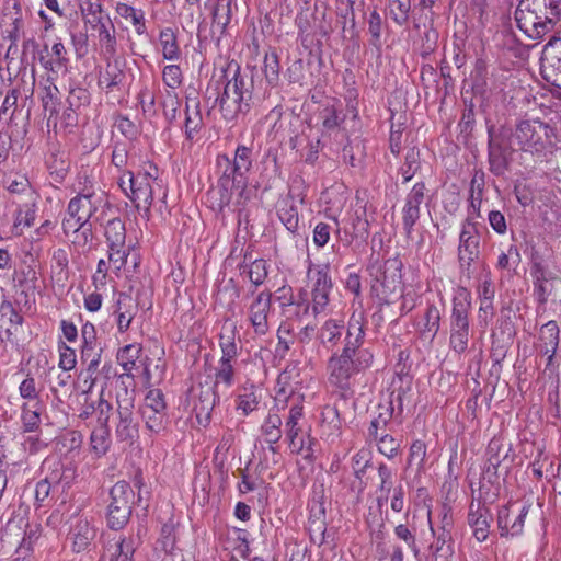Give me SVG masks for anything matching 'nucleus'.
Wrapping results in <instances>:
<instances>
[{
  "label": "nucleus",
  "instance_id": "obj_1",
  "mask_svg": "<svg viewBox=\"0 0 561 561\" xmlns=\"http://www.w3.org/2000/svg\"><path fill=\"white\" fill-rule=\"evenodd\" d=\"M253 150L245 145H238L233 158L227 154H219L216 159V167L220 173L218 187L221 191L220 207L228 205L233 191L238 195V204H244L250 198L248 190V174L253 164Z\"/></svg>",
  "mask_w": 561,
  "mask_h": 561
},
{
  "label": "nucleus",
  "instance_id": "obj_2",
  "mask_svg": "<svg viewBox=\"0 0 561 561\" xmlns=\"http://www.w3.org/2000/svg\"><path fill=\"white\" fill-rule=\"evenodd\" d=\"M217 100L224 119L227 122L237 121L251 108L253 79L242 75L238 68L233 77L226 82L224 91Z\"/></svg>",
  "mask_w": 561,
  "mask_h": 561
},
{
  "label": "nucleus",
  "instance_id": "obj_3",
  "mask_svg": "<svg viewBox=\"0 0 561 561\" xmlns=\"http://www.w3.org/2000/svg\"><path fill=\"white\" fill-rule=\"evenodd\" d=\"M353 345V342L346 341L342 351L334 352L328 360L329 380L340 389H347L351 378L368 369L374 362L371 352L358 353L357 358L351 360L350 354L353 353V347H351Z\"/></svg>",
  "mask_w": 561,
  "mask_h": 561
},
{
  "label": "nucleus",
  "instance_id": "obj_4",
  "mask_svg": "<svg viewBox=\"0 0 561 561\" xmlns=\"http://www.w3.org/2000/svg\"><path fill=\"white\" fill-rule=\"evenodd\" d=\"M471 309V295L460 287L453 298V308L449 319V347L456 354H463L468 350L470 337L469 312Z\"/></svg>",
  "mask_w": 561,
  "mask_h": 561
},
{
  "label": "nucleus",
  "instance_id": "obj_5",
  "mask_svg": "<svg viewBox=\"0 0 561 561\" xmlns=\"http://www.w3.org/2000/svg\"><path fill=\"white\" fill-rule=\"evenodd\" d=\"M118 185L136 208L144 213L142 216L149 219L156 191L160 188L157 180L148 172L134 174L131 171H124L119 175Z\"/></svg>",
  "mask_w": 561,
  "mask_h": 561
},
{
  "label": "nucleus",
  "instance_id": "obj_6",
  "mask_svg": "<svg viewBox=\"0 0 561 561\" xmlns=\"http://www.w3.org/2000/svg\"><path fill=\"white\" fill-rule=\"evenodd\" d=\"M103 198L95 194L93 190H84L72 197L67 207V217L62 220V230L69 234L70 230H77L85 224L99 221L95 213L102 204Z\"/></svg>",
  "mask_w": 561,
  "mask_h": 561
},
{
  "label": "nucleus",
  "instance_id": "obj_7",
  "mask_svg": "<svg viewBox=\"0 0 561 561\" xmlns=\"http://www.w3.org/2000/svg\"><path fill=\"white\" fill-rule=\"evenodd\" d=\"M552 136V129L543 122L522 121L513 134V141L524 152L541 154L551 144Z\"/></svg>",
  "mask_w": 561,
  "mask_h": 561
},
{
  "label": "nucleus",
  "instance_id": "obj_8",
  "mask_svg": "<svg viewBox=\"0 0 561 561\" xmlns=\"http://www.w3.org/2000/svg\"><path fill=\"white\" fill-rule=\"evenodd\" d=\"M515 20L518 28L534 39L541 38L554 26L553 18L546 15L530 0H520Z\"/></svg>",
  "mask_w": 561,
  "mask_h": 561
},
{
  "label": "nucleus",
  "instance_id": "obj_9",
  "mask_svg": "<svg viewBox=\"0 0 561 561\" xmlns=\"http://www.w3.org/2000/svg\"><path fill=\"white\" fill-rule=\"evenodd\" d=\"M234 374L233 363L218 360V365L215 368L213 388L203 392L199 398V405H195L197 416L204 414L206 420H209L211 410L219 402L220 389L226 391L233 386Z\"/></svg>",
  "mask_w": 561,
  "mask_h": 561
},
{
  "label": "nucleus",
  "instance_id": "obj_10",
  "mask_svg": "<svg viewBox=\"0 0 561 561\" xmlns=\"http://www.w3.org/2000/svg\"><path fill=\"white\" fill-rule=\"evenodd\" d=\"M327 264H309L307 287L310 289L311 308L314 316L325 311L333 284Z\"/></svg>",
  "mask_w": 561,
  "mask_h": 561
},
{
  "label": "nucleus",
  "instance_id": "obj_11",
  "mask_svg": "<svg viewBox=\"0 0 561 561\" xmlns=\"http://www.w3.org/2000/svg\"><path fill=\"white\" fill-rule=\"evenodd\" d=\"M247 317L256 336H265L271 330L272 294L270 291L259 293L247 309Z\"/></svg>",
  "mask_w": 561,
  "mask_h": 561
},
{
  "label": "nucleus",
  "instance_id": "obj_12",
  "mask_svg": "<svg viewBox=\"0 0 561 561\" xmlns=\"http://www.w3.org/2000/svg\"><path fill=\"white\" fill-rule=\"evenodd\" d=\"M37 59L42 68L55 77L67 73L70 64L68 50L59 37L50 46L45 43L37 51Z\"/></svg>",
  "mask_w": 561,
  "mask_h": 561
},
{
  "label": "nucleus",
  "instance_id": "obj_13",
  "mask_svg": "<svg viewBox=\"0 0 561 561\" xmlns=\"http://www.w3.org/2000/svg\"><path fill=\"white\" fill-rule=\"evenodd\" d=\"M480 236L476 222L467 218L461 226L458 245V259L462 271H469L472 262L479 257Z\"/></svg>",
  "mask_w": 561,
  "mask_h": 561
},
{
  "label": "nucleus",
  "instance_id": "obj_14",
  "mask_svg": "<svg viewBox=\"0 0 561 561\" xmlns=\"http://www.w3.org/2000/svg\"><path fill=\"white\" fill-rule=\"evenodd\" d=\"M425 184L417 182L407 194L402 208V227L407 237H411L421 216V204L425 198Z\"/></svg>",
  "mask_w": 561,
  "mask_h": 561
},
{
  "label": "nucleus",
  "instance_id": "obj_15",
  "mask_svg": "<svg viewBox=\"0 0 561 561\" xmlns=\"http://www.w3.org/2000/svg\"><path fill=\"white\" fill-rule=\"evenodd\" d=\"M134 399L128 397L125 391V398H117L118 422L115 428L116 438L119 442H133L138 434V426L134 420Z\"/></svg>",
  "mask_w": 561,
  "mask_h": 561
},
{
  "label": "nucleus",
  "instance_id": "obj_16",
  "mask_svg": "<svg viewBox=\"0 0 561 561\" xmlns=\"http://www.w3.org/2000/svg\"><path fill=\"white\" fill-rule=\"evenodd\" d=\"M282 425L280 415L276 411L270 410L260 426L263 440L267 445L266 450L272 455L274 463H277L280 459L278 442L283 434Z\"/></svg>",
  "mask_w": 561,
  "mask_h": 561
},
{
  "label": "nucleus",
  "instance_id": "obj_17",
  "mask_svg": "<svg viewBox=\"0 0 561 561\" xmlns=\"http://www.w3.org/2000/svg\"><path fill=\"white\" fill-rule=\"evenodd\" d=\"M359 489H376L391 491L394 489V472L388 466L380 463L378 467L367 468L356 478Z\"/></svg>",
  "mask_w": 561,
  "mask_h": 561
},
{
  "label": "nucleus",
  "instance_id": "obj_18",
  "mask_svg": "<svg viewBox=\"0 0 561 561\" xmlns=\"http://www.w3.org/2000/svg\"><path fill=\"white\" fill-rule=\"evenodd\" d=\"M528 513V506L519 503H511L499 511L497 523L502 536L519 535L524 527V519Z\"/></svg>",
  "mask_w": 561,
  "mask_h": 561
},
{
  "label": "nucleus",
  "instance_id": "obj_19",
  "mask_svg": "<svg viewBox=\"0 0 561 561\" xmlns=\"http://www.w3.org/2000/svg\"><path fill=\"white\" fill-rule=\"evenodd\" d=\"M400 267L396 260L387 261L383 266L376 270L374 290L383 298H388L400 285Z\"/></svg>",
  "mask_w": 561,
  "mask_h": 561
},
{
  "label": "nucleus",
  "instance_id": "obj_20",
  "mask_svg": "<svg viewBox=\"0 0 561 561\" xmlns=\"http://www.w3.org/2000/svg\"><path fill=\"white\" fill-rule=\"evenodd\" d=\"M489 164L490 171L502 176L508 170V147L505 139L489 129Z\"/></svg>",
  "mask_w": 561,
  "mask_h": 561
},
{
  "label": "nucleus",
  "instance_id": "obj_21",
  "mask_svg": "<svg viewBox=\"0 0 561 561\" xmlns=\"http://www.w3.org/2000/svg\"><path fill=\"white\" fill-rule=\"evenodd\" d=\"M1 319H8L9 327L0 331V342L4 347L18 345V336L22 333L23 317L16 311L12 302L3 300L0 305Z\"/></svg>",
  "mask_w": 561,
  "mask_h": 561
},
{
  "label": "nucleus",
  "instance_id": "obj_22",
  "mask_svg": "<svg viewBox=\"0 0 561 561\" xmlns=\"http://www.w3.org/2000/svg\"><path fill=\"white\" fill-rule=\"evenodd\" d=\"M346 329L343 319H328L317 331V340L325 350H333L340 343L342 336L346 335Z\"/></svg>",
  "mask_w": 561,
  "mask_h": 561
},
{
  "label": "nucleus",
  "instance_id": "obj_23",
  "mask_svg": "<svg viewBox=\"0 0 561 561\" xmlns=\"http://www.w3.org/2000/svg\"><path fill=\"white\" fill-rule=\"evenodd\" d=\"M112 502L108 506L107 523L112 529H121L128 522L131 513L129 500L126 493H112Z\"/></svg>",
  "mask_w": 561,
  "mask_h": 561
},
{
  "label": "nucleus",
  "instance_id": "obj_24",
  "mask_svg": "<svg viewBox=\"0 0 561 561\" xmlns=\"http://www.w3.org/2000/svg\"><path fill=\"white\" fill-rule=\"evenodd\" d=\"M490 518L489 510L481 504L480 500L477 504L472 501L468 522L473 529L476 539L480 542L484 541L489 536Z\"/></svg>",
  "mask_w": 561,
  "mask_h": 561
},
{
  "label": "nucleus",
  "instance_id": "obj_25",
  "mask_svg": "<svg viewBox=\"0 0 561 561\" xmlns=\"http://www.w3.org/2000/svg\"><path fill=\"white\" fill-rule=\"evenodd\" d=\"M137 310L138 304L131 298V296L125 293L118 294L115 309L118 332L124 333L129 329Z\"/></svg>",
  "mask_w": 561,
  "mask_h": 561
},
{
  "label": "nucleus",
  "instance_id": "obj_26",
  "mask_svg": "<svg viewBox=\"0 0 561 561\" xmlns=\"http://www.w3.org/2000/svg\"><path fill=\"white\" fill-rule=\"evenodd\" d=\"M115 12L131 25L138 36L147 35V20L142 9L125 2H117L115 4Z\"/></svg>",
  "mask_w": 561,
  "mask_h": 561
},
{
  "label": "nucleus",
  "instance_id": "obj_27",
  "mask_svg": "<svg viewBox=\"0 0 561 561\" xmlns=\"http://www.w3.org/2000/svg\"><path fill=\"white\" fill-rule=\"evenodd\" d=\"M365 339V330L362 314L356 317L353 314L347 323L346 335L344 336V344L346 341L354 343L353 353L350 354V359L355 360L358 353L370 352V350L363 347Z\"/></svg>",
  "mask_w": 561,
  "mask_h": 561
},
{
  "label": "nucleus",
  "instance_id": "obj_28",
  "mask_svg": "<svg viewBox=\"0 0 561 561\" xmlns=\"http://www.w3.org/2000/svg\"><path fill=\"white\" fill-rule=\"evenodd\" d=\"M559 327L556 321H548L540 330V353L547 356V365H551L559 345Z\"/></svg>",
  "mask_w": 561,
  "mask_h": 561
},
{
  "label": "nucleus",
  "instance_id": "obj_29",
  "mask_svg": "<svg viewBox=\"0 0 561 561\" xmlns=\"http://www.w3.org/2000/svg\"><path fill=\"white\" fill-rule=\"evenodd\" d=\"M135 545L131 539L119 538L108 542L100 561H131Z\"/></svg>",
  "mask_w": 561,
  "mask_h": 561
},
{
  "label": "nucleus",
  "instance_id": "obj_30",
  "mask_svg": "<svg viewBox=\"0 0 561 561\" xmlns=\"http://www.w3.org/2000/svg\"><path fill=\"white\" fill-rule=\"evenodd\" d=\"M306 432H309V430H307L304 407L299 403H293L285 420V436L291 438Z\"/></svg>",
  "mask_w": 561,
  "mask_h": 561
},
{
  "label": "nucleus",
  "instance_id": "obj_31",
  "mask_svg": "<svg viewBox=\"0 0 561 561\" xmlns=\"http://www.w3.org/2000/svg\"><path fill=\"white\" fill-rule=\"evenodd\" d=\"M98 39L101 55L107 60L112 59L117 54L118 43L115 27L111 21L98 30Z\"/></svg>",
  "mask_w": 561,
  "mask_h": 561
},
{
  "label": "nucleus",
  "instance_id": "obj_32",
  "mask_svg": "<svg viewBox=\"0 0 561 561\" xmlns=\"http://www.w3.org/2000/svg\"><path fill=\"white\" fill-rule=\"evenodd\" d=\"M36 199H27V202L19 206L15 211L13 230L15 234H21L23 228L33 226L36 218Z\"/></svg>",
  "mask_w": 561,
  "mask_h": 561
},
{
  "label": "nucleus",
  "instance_id": "obj_33",
  "mask_svg": "<svg viewBox=\"0 0 561 561\" xmlns=\"http://www.w3.org/2000/svg\"><path fill=\"white\" fill-rule=\"evenodd\" d=\"M286 439L291 454L299 455L306 460L313 458L316 439L311 437L309 432Z\"/></svg>",
  "mask_w": 561,
  "mask_h": 561
},
{
  "label": "nucleus",
  "instance_id": "obj_34",
  "mask_svg": "<svg viewBox=\"0 0 561 561\" xmlns=\"http://www.w3.org/2000/svg\"><path fill=\"white\" fill-rule=\"evenodd\" d=\"M125 73L119 67L118 62H107L104 72L99 78V87L105 89L106 92L113 91L115 88L123 84Z\"/></svg>",
  "mask_w": 561,
  "mask_h": 561
},
{
  "label": "nucleus",
  "instance_id": "obj_35",
  "mask_svg": "<svg viewBox=\"0 0 561 561\" xmlns=\"http://www.w3.org/2000/svg\"><path fill=\"white\" fill-rule=\"evenodd\" d=\"M102 353L103 348L100 346L85 347L80 350V358L82 363L87 365V374L88 378L90 379L89 390H91L95 383L94 375L101 364Z\"/></svg>",
  "mask_w": 561,
  "mask_h": 561
},
{
  "label": "nucleus",
  "instance_id": "obj_36",
  "mask_svg": "<svg viewBox=\"0 0 561 561\" xmlns=\"http://www.w3.org/2000/svg\"><path fill=\"white\" fill-rule=\"evenodd\" d=\"M159 43L164 59L175 61L180 58L181 53L178 38L172 28L165 27L160 31Z\"/></svg>",
  "mask_w": 561,
  "mask_h": 561
},
{
  "label": "nucleus",
  "instance_id": "obj_37",
  "mask_svg": "<svg viewBox=\"0 0 561 561\" xmlns=\"http://www.w3.org/2000/svg\"><path fill=\"white\" fill-rule=\"evenodd\" d=\"M94 537L95 530L90 526V524L87 520L78 522L71 535L72 549L76 552H81L85 550Z\"/></svg>",
  "mask_w": 561,
  "mask_h": 561
},
{
  "label": "nucleus",
  "instance_id": "obj_38",
  "mask_svg": "<svg viewBox=\"0 0 561 561\" xmlns=\"http://www.w3.org/2000/svg\"><path fill=\"white\" fill-rule=\"evenodd\" d=\"M90 446L98 458L103 457L111 447L110 426H99L90 435Z\"/></svg>",
  "mask_w": 561,
  "mask_h": 561
},
{
  "label": "nucleus",
  "instance_id": "obj_39",
  "mask_svg": "<svg viewBox=\"0 0 561 561\" xmlns=\"http://www.w3.org/2000/svg\"><path fill=\"white\" fill-rule=\"evenodd\" d=\"M260 403V396L257 389L254 386L244 388L236 399V409L240 411L242 415L247 416L253 411L257 410Z\"/></svg>",
  "mask_w": 561,
  "mask_h": 561
},
{
  "label": "nucleus",
  "instance_id": "obj_40",
  "mask_svg": "<svg viewBox=\"0 0 561 561\" xmlns=\"http://www.w3.org/2000/svg\"><path fill=\"white\" fill-rule=\"evenodd\" d=\"M140 353L141 346L137 344H128L118 351L117 362L122 366L126 376H131V373L136 367V360L139 358Z\"/></svg>",
  "mask_w": 561,
  "mask_h": 561
},
{
  "label": "nucleus",
  "instance_id": "obj_41",
  "mask_svg": "<svg viewBox=\"0 0 561 561\" xmlns=\"http://www.w3.org/2000/svg\"><path fill=\"white\" fill-rule=\"evenodd\" d=\"M105 238L108 248H122L126 244V229L124 222L119 218L108 220L105 226Z\"/></svg>",
  "mask_w": 561,
  "mask_h": 561
},
{
  "label": "nucleus",
  "instance_id": "obj_42",
  "mask_svg": "<svg viewBox=\"0 0 561 561\" xmlns=\"http://www.w3.org/2000/svg\"><path fill=\"white\" fill-rule=\"evenodd\" d=\"M5 186L11 194L25 195L27 199L37 198L27 176L24 174H15L14 176H8L5 180Z\"/></svg>",
  "mask_w": 561,
  "mask_h": 561
},
{
  "label": "nucleus",
  "instance_id": "obj_43",
  "mask_svg": "<svg viewBox=\"0 0 561 561\" xmlns=\"http://www.w3.org/2000/svg\"><path fill=\"white\" fill-rule=\"evenodd\" d=\"M278 217L282 224L290 232H296L299 228V216L297 207L293 202L284 201L278 208Z\"/></svg>",
  "mask_w": 561,
  "mask_h": 561
},
{
  "label": "nucleus",
  "instance_id": "obj_44",
  "mask_svg": "<svg viewBox=\"0 0 561 561\" xmlns=\"http://www.w3.org/2000/svg\"><path fill=\"white\" fill-rule=\"evenodd\" d=\"M42 408H33L31 403H23L21 407V421L23 431L26 433L36 432L41 424Z\"/></svg>",
  "mask_w": 561,
  "mask_h": 561
},
{
  "label": "nucleus",
  "instance_id": "obj_45",
  "mask_svg": "<svg viewBox=\"0 0 561 561\" xmlns=\"http://www.w3.org/2000/svg\"><path fill=\"white\" fill-rule=\"evenodd\" d=\"M231 1L232 0H218L213 11V25L224 34L227 25L231 20Z\"/></svg>",
  "mask_w": 561,
  "mask_h": 561
},
{
  "label": "nucleus",
  "instance_id": "obj_46",
  "mask_svg": "<svg viewBox=\"0 0 561 561\" xmlns=\"http://www.w3.org/2000/svg\"><path fill=\"white\" fill-rule=\"evenodd\" d=\"M13 9L16 10L14 14L11 16L12 22L7 28V37L11 41V44L5 54V58L9 57V54L13 48H16L18 41L20 39L23 33V20L20 13V7L18 3L13 4Z\"/></svg>",
  "mask_w": 561,
  "mask_h": 561
},
{
  "label": "nucleus",
  "instance_id": "obj_47",
  "mask_svg": "<svg viewBox=\"0 0 561 561\" xmlns=\"http://www.w3.org/2000/svg\"><path fill=\"white\" fill-rule=\"evenodd\" d=\"M342 421L335 407L327 405L322 410V428L328 435L337 436L341 432Z\"/></svg>",
  "mask_w": 561,
  "mask_h": 561
},
{
  "label": "nucleus",
  "instance_id": "obj_48",
  "mask_svg": "<svg viewBox=\"0 0 561 561\" xmlns=\"http://www.w3.org/2000/svg\"><path fill=\"white\" fill-rule=\"evenodd\" d=\"M19 393L21 398L28 401L27 403L33 404V408H43V401L39 398L36 381L32 376L27 375V377L20 383Z\"/></svg>",
  "mask_w": 561,
  "mask_h": 561
},
{
  "label": "nucleus",
  "instance_id": "obj_49",
  "mask_svg": "<svg viewBox=\"0 0 561 561\" xmlns=\"http://www.w3.org/2000/svg\"><path fill=\"white\" fill-rule=\"evenodd\" d=\"M203 118L199 110V102H194V110H190V105H186V117H185V136L187 139H193L194 135L202 128Z\"/></svg>",
  "mask_w": 561,
  "mask_h": 561
},
{
  "label": "nucleus",
  "instance_id": "obj_50",
  "mask_svg": "<svg viewBox=\"0 0 561 561\" xmlns=\"http://www.w3.org/2000/svg\"><path fill=\"white\" fill-rule=\"evenodd\" d=\"M264 75L270 85L275 87L279 82V57L276 51L266 53L264 56Z\"/></svg>",
  "mask_w": 561,
  "mask_h": 561
},
{
  "label": "nucleus",
  "instance_id": "obj_51",
  "mask_svg": "<svg viewBox=\"0 0 561 561\" xmlns=\"http://www.w3.org/2000/svg\"><path fill=\"white\" fill-rule=\"evenodd\" d=\"M389 14L393 22L400 26L409 20L411 0H388Z\"/></svg>",
  "mask_w": 561,
  "mask_h": 561
},
{
  "label": "nucleus",
  "instance_id": "obj_52",
  "mask_svg": "<svg viewBox=\"0 0 561 561\" xmlns=\"http://www.w3.org/2000/svg\"><path fill=\"white\" fill-rule=\"evenodd\" d=\"M141 416L146 428L151 433H159L164 428L167 411H153L148 408H141Z\"/></svg>",
  "mask_w": 561,
  "mask_h": 561
},
{
  "label": "nucleus",
  "instance_id": "obj_53",
  "mask_svg": "<svg viewBox=\"0 0 561 561\" xmlns=\"http://www.w3.org/2000/svg\"><path fill=\"white\" fill-rule=\"evenodd\" d=\"M421 167L420 151L416 148L408 150L404 163L400 168V173L404 182H409L416 174Z\"/></svg>",
  "mask_w": 561,
  "mask_h": 561
},
{
  "label": "nucleus",
  "instance_id": "obj_54",
  "mask_svg": "<svg viewBox=\"0 0 561 561\" xmlns=\"http://www.w3.org/2000/svg\"><path fill=\"white\" fill-rule=\"evenodd\" d=\"M130 244H123L122 248H108V262L113 265V271L116 274V276H119L121 271L125 267L127 263V257L130 254Z\"/></svg>",
  "mask_w": 561,
  "mask_h": 561
},
{
  "label": "nucleus",
  "instance_id": "obj_55",
  "mask_svg": "<svg viewBox=\"0 0 561 561\" xmlns=\"http://www.w3.org/2000/svg\"><path fill=\"white\" fill-rule=\"evenodd\" d=\"M236 436L237 435L233 430H225L220 438V442L215 449L214 460L216 462L222 465L226 461L227 455L236 442Z\"/></svg>",
  "mask_w": 561,
  "mask_h": 561
},
{
  "label": "nucleus",
  "instance_id": "obj_56",
  "mask_svg": "<svg viewBox=\"0 0 561 561\" xmlns=\"http://www.w3.org/2000/svg\"><path fill=\"white\" fill-rule=\"evenodd\" d=\"M381 32H382V19L377 10L370 12L368 18V33L370 35V44L377 48L378 50L382 46L381 42Z\"/></svg>",
  "mask_w": 561,
  "mask_h": 561
},
{
  "label": "nucleus",
  "instance_id": "obj_57",
  "mask_svg": "<svg viewBox=\"0 0 561 561\" xmlns=\"http://www.w3.org/2000/svg\"><path fill=\"white\" fill-rule=\"evenodd\" d=\"M59 351V363L58 367L65 373L71 371L77 366V354L76 351L68 346L65 342L58 344Z\"/></svg>",
  "mask_w": 561,
  "mask_h": 561
},
{
  "label": "nucleus",
  "instance_id": "obj_58",
  "mask_svg": "<svg viewBox=\"0 0 561 561\" xmlns=\"http://www.w3.org/2000/svg\"><path fill=\"white\" fill-rule=\"evenodd\" d=\"M162 105L165 119L169 123L174 122L178 118L181 106V101L175 91H167Z\"/></svg>",
  "mask_w": 561,
  "mask_h": 561
},
{
  "label": "nucleus",
  "instance_id": "obj_59",
  "mask_svg": "<svg viewBox=\"0 0 561 561\" xmlns=\"http://www.w3.org/2000/svg\"><path fill=\"white\" fill-rule=\"evenodd\" d=\"M425 323L423 331L434 337L440 325V311L435 305H428L425 312Z\"/></svg>",
  "mask_w": 561,
  "mask_h": 561
},
{
  "label": "nucleus",
  "instance_id": "obj_60",
  "mask_svg": "<svg viewBox=\"0 0 561 561\" xmlns=\"http://www.w3.org/2000/svg\"><path fill=\"white\" fill-rule=\"evenodd\" d=\"M162 80L170 91L178 89L183 81L182 70L178 65H168L162 70Z\"/></svg>",
  "mask_w": 561,
  "mask_h": 561
},
{
  "label": "nucleus",
  "instance_id": "obj_61",
  "mask_svg": "<svg viewBox=\"0 0 561 561\" xmlns=\"http://www.w3.org/2000/svg\"><path fill=\"white\" fill-rule=\"evenodd\" d=\"M374 465L371 463V451L368 448L359 449L352 458V468L354 470L355 477L358 478L362 474V471L367 468H371Z\"/></svg>",
  "mask_w": 561,
  "mask_h": 561
},
{
  "label": "nucleus",
  "instance_id": "obj_62",
  "mask_svg": "<svg viewBox=\"0 0 561 561\" xmlns=\"http://www.w3.org/2000/svg\"><path fill=\"white\" fill-rule=\"evenodd\" d=\"M249 278L255 286L262 285L267 277V263L263 259L254 260L249 267Z\"/></svg>",
  "mask_w": 561,
  "mask_h": 561
},
{
  "label": "nucleus",
  "instance_id": "obj_63",
  "mask_svg": "<svg viewBox=\"0 0 561 561\" xmlns=\"http://www.w3.org/2000/svg\"><path fill=\"white\" fill-rule=\"evenodd\" d=\"M426 451L427 447L423 440H414L410 447V454L408 459L409 463H415L417 469H422L425 462Z\"/></svg>",
  "mask_w": 561,
  "mask_h": 561
},
{
  "label": "nucleus",
  "instance_id": "obj_64",
  "mask_svg": "<svg viewBox=\"0 0 561 561\" xmlns=\"http://www.w3.org/2000/svg\"><path fill=\"white\" fill-rule=\"evenodd\" d=\"M546 15L553 18L556 24L561 15V0H530Z\"/></svg>",
  "mask_w": 561,
  "mask_h": 561
}]
</instances>
